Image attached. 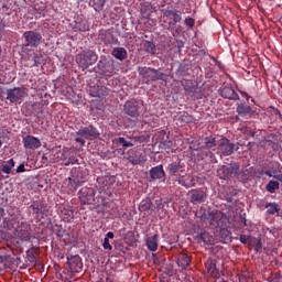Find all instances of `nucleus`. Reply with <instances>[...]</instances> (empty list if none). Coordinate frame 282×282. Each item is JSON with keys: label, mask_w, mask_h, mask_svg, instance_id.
<instances>
[{"label": "nucleus", "mask_w": 282, "mask_h": 282, "mask_svg": "<svg viewBox=\"0 0 282 282\" xmlns=\"http://www.w3.org/2000/svg\"><path fill=\"white\" fill-rule=\"evenodd\" d=\"M75 61L78 67L85 72V69H88L90 65H94V63L98 61V55H96V52L94 51H83L76 55Z\"/></svg>", "instance_id": "f257e3e1"}, {"label": "nucleus", "mask_w": 282, "mask_h": 282, "mask_svg": "<svg viewBox=\"0 0 282 282\" xmlns=\"http://www.w3.org/2000/svg\"><path fill=\"white\" fill-rule=\"evenodd\" d=\"M124 159L128 160L130 164H133L134 166H137L140 164H144V162H147V154L142 149L133 148L126 153Z\"/></svg>", "instance_id": "f03ea898"}, {"label": "nucleus", "mask_w": 282, "mask_h": 282, "mask_svg": "<svg viewBox=\"0 0 282 282\" xmlns=\"http://www.w3.org/2000/svg\"><path fill=\"white\" fill-rule=\"evenodd\" d=\"M138 72H139V75L143 78V80H145V83L164 79V73H162L155 68L139 67Z\"/></svg>", "instance_id": "7ed1b4c3"}, {"label": "nucleus", "mask_w": 282, "mask_h": 282, "mask_svg": "<svg viewBox=\"0 0 282 282\" xmlns=\"http://www.w3.org/2000/svg\"><path fill=\"white\" fill-rule=\"evenodd\" d=\"M208 220L210 226L215 228H224L228 224V216L221 210H213L209 213Z\"/></svg>", "instance_id": "20e7f679"}, {"label": "nucleus", "mask_w": 282, "mask_h": 282, "mask_svg": "<svg viewBox=\"0 0 282 282\" xmlns=\"http://www.w3.org/2000/svg\"><path fill=\"white\" fill-rule=\"evenodd\" d=\"M28 94L23 87H14L7 90V100L21 105Z\"/></svg>", "instance_id": "39448f33"}, {"label": "nucleus", "mask_w": 282, "mask_h": 282, "mask_svg": "<svg viewBox=\"0 0 282 282\" xmlns=\"http://www.w3.org/2000/svg\"><path fill=\"white\" fill-rule=\"evenodd\" d=\"M23 39L26 47H39L43 41V35L35 31H25L23 33Z\"/></svg>", "instance_id": "423d86ee"}, {"label": "nucleus", "mask_w": 282, "mask_h": 282, "mask_svg": "<svg viewBox=\"0 0 282 282\" xmlns=\"http://www.w3.org/2000/svg\"><path fill=\"white\" fill-rule=\"evenodd\" d=\"M141 108L142 104L135 99L126 101L123 106L124 113H127V116H130V118H138V116H140Z\"/></svg>", "instance_id": "0eeeda50"}, {"label": "nucleus", "mask_w": 282, "mask_h": 282, "mask_svg": "<svg viewBox=\"0 0 282 282\" xmlns=\"http://www.w3.org/2000/svg\"><path fill=\"white\" fill-rule=\"evenodd\" d=\"M85 174L83 172H78L76 176L68 177V193H76L78 191V187L85 184L86 182Z\"/></svg>", "instance_id": "6e6552de"}, {"label": "nucleus", "mask_w": 282, "mask_h": 282, "mask_svg": "<svg viewBox=\"0 0 282 282\" xmlns=\"http://www.w3.org/2000/svg\"><path fill=\"white\" fill-rule=\"evenodd\" d=\"M218 150L223 155H232L235 151H239V147L235 143H231L228 139H221Z\"/></svg>", "instance_id": "1a4fd4ad"}, {"label": "nucleus", "mask_w": 282, "mask_h": 282, "mask_svg": "<svg viewBox=\"0 0 282 282\" xmlns=\"http://www.w3.org/2000/svg\"><path fill=\"white\" fill-rule=\"evenodd\" d=\"M79 200L83 206L91 205L96 202V193L91 188H84L79 192Z\"/></svg>", "instance_id": "9d476101"}, {"label": "nucleus", "mask_w": 282, "mask_h": 282, "mask_svg": "<svg viewBox=\"0 0 282 282\" xmlns=\"http://www.w3.org/2000/svg\"><path fill=\"white\" fill-rule=\"evenodd\" d=\"M24 149L30 151H36V149H41V140L34 135H26L22 139Z\"/></svg>", "instance_id": "9b49d317"}, {"label": "nucleus", "mask_w": 282, "mask_h": 282, "mask_svg": "<svg viewBox=\"0 0 282 282\" xmlns=\"http://www.w3.org/2000/svg\"><path fill=\"white\" fill-rule=\"evenodd\" d=\"M205 270L212 279H219L221 276L219 269H217V262L213 259H208L205 262Z\"/></svg>", "instance_id": "f8f14e48"}, {"label": "nucleus", "mask_w": 282, "mask_h": 282, "mask_svg": "<svg viewBox=\"0 0 282 282\" xmlns=\"http://www.w3.org/2000/svg\"><path fill=\"white\" fill-rule=\"evenodd\" d=\"M67 264L70 272H83V260L79 256H72L70 258H67Z\"/></svg>", "instance_id": "ddd939ff"}, {"label": "nucleus", "mask_w": 282, "mask_h": 282, "mask_svg": "<svg viewBox=\"0 0 282 282\" xmlns=\"http://www.w3.org/2000/svg\"><path fill=\"white\" fill-rule=\"evenodd\" d=\"M164 19H171L170 25H177L182 21V12L177 10H166L163 13Z\"/></svg>", "instance_id": "4468645a"}, {"label": "nucleus", "mask_w": 282, "mask_h": 282, "mask_svg": "<svg viewBox=\"0 0 282 282\" xmlns=\"http://www.w3.org/2000/svg\"><path fill=\"white\" fill-rule=\"evenodd\" d=\"M18 238L21 241H30L31 234H30V225L28 223H22V225L17 229Z\"/></svg>", "instance_id": "2eb2a0df"}, {"label": "nucleus", "mask_w": 282, "mask_h": 282, "mask_svg": "<svg viewBox=\"0 0 282 282\" xmlns=\"http://www.w3.org/2000/svg\"><path fill=\"white\" fill-rule=\"evenodd\" d=\"M77 135H82V138H98V130L94 128L93 126H88L85 128L79 129L77 132Z\"/></svg>", "instance_id": "dca6fc26"}, {"label": "nucleus", "mask_w": 282, "mask_h": 282, "mask_svg": "<svg viewBox=\"0 0 282 282\" xmlns=\"http://www.w3.org/2000/svg\"><path fill=\"white\" fill-rule=\"evenodd\" d=\"M220 96L223 98H227L228 100H239V94L235 90V88L226 86L220 89Z\"/></svg>", "instance_id": "f3484780"}, {"label": "nucleus", "mask_w": 282, "mask_h": 282, "mask_svg": "<svg viewBox=\"0 0 282 282\" xmlns=\"http://www.w3.org/2000/svg\"><path fill=\"white\" fill-rule=\"evenodd\" d=\"M178 184L185 188H192V186H195V176L191 174L180 175Z\"/></svg>", "instance_id": "a211bd4d"}, {"label": "nucleus", "mask_w": 282, "mask_h": 282, "mask_svg": "<svg viewBox=\"0 0 282 282\" xmlns=\"http://www.w3.org/2000/svg\"><path fill=\"white\" fill-rule=\"evenodd\" d=\"M206 199V193L202 189H192L191 202L192 204H202Z\"/></svg>", "instance_id": "6ab92c4d"}, {"label": "nucleus", "mask_w": 282, "mask_h": 282, "mask_svg": "<svg viewBox=\"0 0 282 282\" xmlns=\"http://www.w3.org/2000/svg\"><path fill=\"white\" fill-rule=\"evenodd\" d=\"M159 239H160V236L158 234H155L154 236L148 237L147 239L148 250H150L151 252H156L160 246Z\"/></svg>", "instance_id": "aec40b11"}, {"label": "nucleus", "mask_w": 282, "mask_h": 282, "mask_svg": "<svg viewBox=\"0 0 282 282\" xmlns=\"http://www.w3.org/2000/svg\"><path fill=\"white\" fill-rule=\"evenodd\" d=\"M167 173L169 175H180V173H184V166L177 162H173L167 165Z\"/></svg>", "instance_id": "412c9836"}, {"label": "nucleus", "mask_w": 282, "mask_h": 282, "mask_svg": "<svg viewBox=\"0 0 282 282\" xmlns=\"http://www.w3.org/2000/svg\"><path fill=\"white\" fill-rule=\"evenodd\" d=\"M164 175V167L162 165H158L150 170V176L152 180H162Z\"/></svg>", "instance_id": "4be33fe9"}, {"label": "nucleus", "mask_w": 282, "mask_h": 282, "mask_svg": "<svg viewBox=\"0 0 282 282\" xmlns=\"http://www.w3.org/2000/svg\"><path fill=\"white\" fill-rule=\"evenodd\" d=\"M192 261L193 259L191 258V256L182 253L178 257L177 264L180 268H182V270H186L188 265H191Z\"/></svg>", "instance_id": "5701e85b"}, {"label": "nucleus", "mask_w": 282, "mask_h": 282, "mask_svg": "<svg viewBox=\"0 0 282 282\" xmlns=\"http://www.w3.org/2000/svg\"><path fill=\"white\" fill-rule=\"evenodd\" d=\"M111 55L117 58V61H124L127 58V50L124 47H115Z\"/></svg>", "instance_id": "b1692460"}, {"label": "nucleus", "mask_w": 282, "mask_h": 282, "mask_svg": "<svg viewBox=\"0 0 282 282\" xmlns=\"http://www.w3.org/2000/svg\"><path fill=\"white\" fill-rule=\"evenodd\" d=\"M176 120L181 122V124H191V122H193V116L188 115V112H182L177 116Z\"/></svg>", "instance_id": "393cba45"}, {"label": "nucleus", "mask_w": 282, "mask_h": 282, "mask_svg": "<svg viewBox=\"0 0 282 282\" xmlns=\"http://www.w3.org/2000/svg\"><path fill=\"white\" fill-rule=\"evenodd\" d=\"M142 45L144 52H147L148 54H156L158 48L155 47V43L151 41H144Z\"/></svg>", "instance_id": "a878e982"}, {"label": "nucleus", "mask_w": 282, "mask_h": 282, "mask_svg": "<svg viewBox=\"0 0 282 282\" xmlns=\"http://www.w3.org/2000/svg\"><path fill=\"white\" fill-rule=\"evenodd\" d=\"M249 248H253L256 252H261V249L263 248V246L261 245V239L251 237Z\"/></svg>", "instance_id": "bb28decb"}, {"label": "nucleus", "mask_w": 282, "mask_h": 282, "mask_svg": "<svg viewBox=\"0 0 282 282\" xmlns=\"http://www.w3.org/2000/svg\"><path fill=\"white\" fill-rule=\"evenodd\" d=\"M36 257H39V249L31 248L26 251V258L30 263H36Z\"/></svg>", "instance_id": "cd10ccee"}, {"label": "nucleus", "mask_w": 282, "mask_h": 282, "mask_svg": "<svg viewBox=\"0 0 282 282\" xmlns=\"http://www.w3.org/2000/svg\"><path fill=\"white\" fill-rule=\"evenodd\" d=\"M115 235L112 231H109L105 239H104V243H102V248L104 250H113V247L111 246V243L109 242V239H113Z\"/></svg>", "instance_id": "c85d7f7f"}, {"label": "nucleus", "mask_w": 282, "mask_h": 282, "mask_svg": "<svg viewBox=\"0 0 282 282\" xmlns=\"http://www.w3.org/2000/svg\"><path fill=\"white\" fill-rule=\"evenodd\" d=\"M14 159H10L9 161L4 162V164L2 165V173L10 175V173H12V167L14 166Z\"/></svg>", "instance_id": "c756f323"}, {"label": "nucleus", "mask_w": 282, "mask_h": 282, "mask_svg": "<svg viewBox=\"0 0 282 282\" xmlns=\"http://www.w3.org/2000/svg\"><path fill=\"white\" fill-rule=\"evenodd\" d=\"M251 112H252V108L248 105L240 104L237 107V113H239V116H243L246 113H251Z\"/></svg>", "instance_id": "7c9ffc66"}, {"label": "nucleus", "mask_w": 282, "mask_h": 282, "mask_svg": "<svg viewBox=\"0 0 282 282\" xmlns=\"http://www.w3.org/2000/svg\"><path fill=\"white\" fill-rule=\"evenodd\" d=\"M279 186L280 183L278 181H270L267 184L265 189L268 191V193H276V191H279Z\"/></svg>", "instance_id": "2f4dec72"}, {"label": "nucleus", "mask_w": 282, "mask_h": 282, "mask_svg": "<svg viewBox=\"0 0 282 282\" xmlns=\"http://www.w3.org/2000/svg\"><path fill=\"white\" fill-rule=\"evenodd\" d=\"M265 208H268V215H276L279 213V205L276 203H269Z\"/></svg>", "instance_id": "473e14b6"}, {"label": "nucleus", "mask_w": 282, "mask_h": 282, "mask_svg": "<svg viewBox=\"0 0 282 282\" xmlns=\"http://www.w3.org/2000/svg\"><path fill=\"white\" fill-rule=\"evenodd\" d=\"M200 239L207 246H210L215 241V238H213V236L210 234L206 232V231L200 234Z\"/></svg>", "instance_id": "72a5a7b5"}, {"label": "nucleus", "mask_w": 282, "mask_h": 282, "mask_svg": "<svg viewBox=\"0 0 282 282\" xmlns=\"http://www.w3.org/2000/svg\"><path fill=\"white\" fill-rule=\"evenodd\" d=\"M205 147L207 149H215V147H217V141L215 140L214 137H207L205 139Z\"/></svg>", "instance_id": "f704fd0d"}, {"label": "nucleus", "mask_w": 282, "mask_h": 282, "mask_svg": "<svg viewBox=\"0 0 282 282\" xmlns=\"http://www.w3.org/2000/svg\"><path fill=\"white\" fill-rule=\"evenodd\" d=\"M89 30V25L87 22L77 23L75 26V32H87Z\"/></svg>", "instance_id": "c9c22d12"}, {"label": "nucleus", "mask_w": 282, "mask_h": 282, "mask_svg": "<svg viewBox=\"0 0 282 282\" xmlns=\"http://www.w3.org/2000/svg\"><path fill=\"white\" fill-rule=\"evenodd\" d=\"M139 210L141 213H147V210H151V203H149L148 200H142L139 205Z\"/></svg>", "instance_id": "e433bc0d"}, {"label": "nucleus", "mask_w": 282, "mask_h": 282, "mask_svg": "<svg viewBox=\"0 0 282 282\" xmlns=\"http://www.w3.org/2000/svg\"><path fill=\"white\" fill-rule=\"evenodd\" d=\"M63 220L66 221V224H72L74 220V212L66 210V213L63 215Z\"/></svg>", "instance_id": "4c0bfd02"}, {"label": "nucleus", "mask_w": 282, "mask_h": 282, "mask_svg": "<svg viewBox=\"0 0 282 282\" xmlns=\"http://www.w3.org/2000/svg\"><path fill=\"white\" fill-rule=\"evenodd\" d=\"M116 142L118 144H122V147H124L126 149H128L129 147H133V144L131 143V141H127V139L120 137L118 139H116Z\"/></svg>", "instance_id": "58836bf2"}, {"label": "nucleus", "mask_w": 282, "mask_h": 282, "mask_svg": "<svg viewBox=\"0 0 282 282\" xmlns=\"http://www.w3.org/2000/svg\"><path fill=\"white\" fill-rule=\"evenodd\" d=\"M31 208L35 215H39L43 210V205L41 203H33Z\"/></svg>", "instance_id": "ea45409f"}, {"label": "nucleus", "mask_w": 282, "mask_h": 282, "mask_svg": "<svg viewBox=\"0 0 282 282\" xmlns=\"http://www.w3.org/2000/svg\"><path fill=\"white\" fill-rule=\"evenodd\" d=\"M93 1L96 10H102V8H105V3H107V0H93Z\"/></svg>", "instance_id": "a19ab883"}, {"label": "nucleus", "mask_w": 282, "mask_h": 282, "mask_svg": "<svg viewBox=\"0 0 282 282\" xmlns=\"http://www.w3.org/2000/svg\"><path fill=\"white\" fill-rule=\"evenodd\" d=\"M252 239V236L247 235H240L239 240L245 243L246 246H250V240Z\"/></svg>", "instance_id": "79ce46f5"}, {"label": "nucleus", "mask_w": 282, "mask_h": 282, "mask_svg": "<svg viewBox=\"0 0 282 282\" xmlns=\"http://www.w3.org/2000/svg\"><path fill=\"white\" fill-rule=\"evenodd\" d=\"M106 70H104V76H113V66L110 64L106 65Z\"/></svg>", "instance_id": "37998d69"}, {"label": "nucleus", "mask_w": 282, "mask_h": 282, "mask_svg": "<svg viewBox=\"0 0 282 282\" xmlns=\"http://www.w3.org/2000/svg\"><path fill=\"white\" fill-rule=\"evenodd\" d=\"M265 175H268V177H274V180H279V182H282V174H273L270 170L265 172Z\"/></svg>", "instance_id": "c03bdc74"}, {"label": "nucleus", "mask_w": 282, "mask_h": 282, "mask_svg": "<svg viewBox=\"0 0 282 282\" xmlns=\"http://www.w3.org/2000/svg\"><path fill=\"white\" fill-rule=\"evenodd\" d=\"M185 25H188V28H194L195 26V19L186 18L185 19Z\"/></svg>", "instance_id": "a18cd8bd"}, {"label": "nucleus", "mask_w": 282, "mask_h": 282, "mask_svg": "<svg viewBox=\"0 0 282 282\" xmlns=\"http://www.w3.org/2000/svg\"><path fill=\"white\" fill-rule=\"evenodd\" d=\"M17 173H25V164H20L17 169Z\"/></svg>", "instance_id": "49530a36"}, {"label": "nucleus", "mask_w": 282, "mask_h": 282, "mask_svg": "<svg viewBox=\"0 0 282 282\" xmlns=\"http://www.w3.org/2000/svg\"><path fill=\"white\" fill-rule=\"evenodd\" d=\"M64 164H65V166H69V164H76V159L69 158V161Z\"/></svg>", "instance_id": "de8ad7c7"}, {"label": "nucleus", "mask_w": 282, "mask_h": 282, "mask_svg": "<svg viewBox=\"0 0 282 282\" xmlns=\"http://www.w3.org/2000/svg\"><path fill=\"white\" fill-rule=\"evenodd\" d=\"M75 141H77L82 147H85V141L83 138H76Z\"/></svg>", "instance_id": "09e8293b"}, {"label": "nucleus", "mask_w": 282, "mask_h": 282, "mask_svg": "<svg viewBox=\"0 0 282 282\" xmlns=\"http://www.w3.org/2000/svg\"><path fill=\"white\" fill-rule=\"evenodd\" d=\"M271 173H273V175H279L278 173H281V171L276 170V169H272Z\"/></svg>", "instance_id": "8fccbe9b"}, {"label": "nucleus", "mask_w": 282, "mask_h": 282, "mask_svg": "<svg viewBox=\"0 0 282 282\" xmlns=\"http://www.w3.org/2000/svg\"><path fill=\"white\" fill-rule=\"evenodd\" d=\"M34 65H39V59H36V56L34 57Z\"/></svg>", "instance_id": "3c124183"}, {"label": "nucleus", "mask_w": 282, "mask_h": 282, "mask_svg": "<svg viewBox=\"0 0 282 282\" xmlns=\"http://www.w3.org/2000/svg\"><path fill=\"white\" fill-rule=\"evenodd\" d=\"M241 94L247 98V100L250 98V96H248L247 93H241Z\"/></svg>", "instance_id": "603ef678"}, {"label": "nucleus", "mask_w": 282, "mask_h": 282, "mask_svg": "<svg viewBox=\"0 0 282 282\" xmlns=\"http://www.w3.org/2000/svg\"><path fill=\"white\" fill-rule=\"evenodd\" d=\"M2 144H3V142L0 141V149H1Z\"/></svg>", "instance_id": "864d4df0"}, {"label": "nucleus", "mask_w": 282, "mask_h": 282, "mask_svg": "<svg viewBox=\"0 0 282 282\" xmlns=\"http://www.w3.org/2000/svg\"><path fill=\"white\" fill-rule=\"evenodd\" d=\"M278 169H281V164H278Z\"/></svg>", "instance_id": "5fc2aeb1"}, {"label": "nucleus", "mask_w": 282, "mask_h": 282, "mask_svg": "<svg viewBox=\"0 0 282 282\" xmlns=\"http://www.w3.org/2000/svg\"><path fill=\"white\" fill-rule=\"evenodd\" d=\"M0 54H1V46H0Z\"/></svg>", "instance_id": "6e6d98bb"}]
</instances>
